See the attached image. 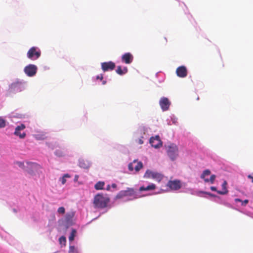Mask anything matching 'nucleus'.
Returning <instances> with one entry per match:
<instances>
[{"label":"nucleus","instance_id":"1","mask_svg":"<svg viewBox=\"0 0 253 253\" xmlns=\"http://www.w3.org/2000/svg\"><path fill=\"white\" fill-rule=\"evenodd\" d=\"M110 201L107 195L98 194L94 196L93 204L95 208L102 209L107 207Z\"/></svg>","mask_w":253,"mask_h":253},{"label":"nucleus","instance_id":"2","mask_svg":"<svg viewBox=\"0 0 253 253\" xmlns=\"http://www.w3.org/2000/svg\"><path fill=\"white\" fill-rule=\"evenodd\" d=\"M25 89V84L23 82L16 81L12 83L9 86V91L12 93H17Z\"/></svg>","mask_w":253,"mask_h":253},{"label":"nucleus","instance_id":"3","mask_svg":"<svg viewBox=\"0 0 253 253\" xmlns=\"http://www.w3.org/2000/svg\"><path fill=\"white\" fill-rule=\"evenodd\" d=\"M41 54V50L38 47L33 46L28 50L27 57L32 60H35L39 58Z\"/></svg>","mask_w":253,"mask_h":253},{"label":"nucleus","instance_id":"4","mask_svg":"<svg viewBox=\"0 0 253 253\" xmlns=\"http://www.w3.org/2000/svg\"><path fill=\"white\" fill-rule=\"evenodd\" d=\"M167 153L170 159L174 161L178 156V147L176 145L171 144L168 146Z\"/></svg>","mask_w":253,"mask_h":253},{"label":"nucleus","instance_id":"5","mask_svg":"<svg viewBox=\"0 0 253 253\" xmlns=\"http://www.w3.org/2000/svg\"><path fill=\"white\" fill-rule=\"evenodd\" d=\"M144 177L147 178H152L155 179L158 182H160L163 178L164 176L160 173L147 170L146 171Z\"/></svg>","mask_w":253,"mask_h":253},{"label":"nucleus","instance_id":"6","mask_svg":"<svg viewBox=\"0 0 253 253\" xmlns=\"http://www.w3.org/2000/svg\"><path fill=\"white\" fill-rule=\"evenodd\" d=\"M37 67L33 64H29L24 68L25 73L29 77L35 76L37 72Z\"/></svg>","mask_w":253,"mask_h":253},{"label":"nucleus","instance_id":"7","mask_svg":"<svg viewBox=\"0 0 253 253\" xmlns=\"http://www.w3.org/2000/svg\"><path fill=\"white\" fill-rule=\"evenodd\" d=\"M167 186L171 190H178L182 186L181 182L179 180H169L167 184Z\"/></svg>","mask_w":253,"mask_h":253},{"label":"nucleus","instance_id":"8","mask_svg":"<svg viewBox=\"0 0 253 253\" xmlns=\"http://www.w3.org/2000/svg\"><path fill=\"white\" fill-rule=\"evenodd\" d=\"M135 195V191L133 188H127L126 190L121 191L116 196L117 199H121L126 196Z\"/></svg>","mask_w":253,"mask_h":253},{"label":"nucleus","instance_id":"9","mask_svg":"<svg viewBox=\"0 0 253 253\" xmlns=\"http://www.w3.org/2000/svg\"><path fill=\"white\" fill-rule=\"evenodd\" d=\"M149 142L151 146L155 148H159L162 146V142L159 135L151 137Z\"/></svg>","mask_w":253,"mask_h":253},{"label":"nucleus","instance_id":"10","mask_svg":"<svg viewBox=\"0 0 253 253\" xmlns=\"http://www.w3.org/2000/svg\"><path fill=\"white\" fill-rule=\"evenodd\" d=\"M26 126L24 124H21L16 127L14 134L15 135L19 136L20 138H24L26 136V133L24 132H21Z\"/></svg>","mask_w":253,"mask_h":253},{"label":"nucleus","instance_id":"11","mask_svg":"<svg viewBox=\"0 0 253 253\" xmlns=\"http://www.w3.org/2000/svg\"><path fill=\"white\" fill-rule=\"evenodd\" d=\"M115 66V64L112 61L105 62L101 63V68L104 72L113 70Z\"/></svg>","mask_w":253,"mask_h":253},{"label":"nucleus","instance_id":"12","mask_svg":"<svg viewBox=\"0 0 253 253\" xmlns=\"http://www.w3.org/2000/svg\"><path fill=\"white\" fill-rule=\"evenodd\" d=\"M159 104L161 109L165 111L169 109L170 102L168 98L164 97L161 98L160 100Z\"/></svg>","mask_w":253,"mask_h":253},{"label":"nucleus","instance_id":"13","mask_svg":"<svg viewBox=\"0 0 253 253\" xmlns=\"http://www.w3.org/2000/svg\"><path fill=\"white\" fill-rule=\"evenodd\" d=\"M121 59L123 62L129 64L132 62L133 56L130 52H127L122 55Z\"/></svg>","mask_w":253,"mask_h":253},{"label":"nucleus","instance_id":"14","mask_svg":"<svg viewBox=\"0 0 253 253\" xmlns=\"http://www.w3.org/2000/svg\"><path fill=\"white\" fill-rule=\"evenodd\" d=\"M176 73L178 77L185 78L187 75V70L185 66H181L176 69Z\"/></svg>","mask_w":253,"mask_h":253},{"label":"nucleus","instance_id":"15","mask_svg":"<svg viewBox=\"0 0 253 253\" xmlns=\"http://www.w3.org/2000/svg\"><path fill=\"white\" fill-rule=\"evenodd\" d=\"M156 185L152 183L148 185L147 187L141 186L139 190L140 191L154 190L156 189Z\"/></svg>","mask_w":253,"mask_h":253},{"label":"nucleus","instance_id":"16","mask_svg":"<svg viewBox=\"0 0 253 253\" xmlns=\"http://www.w3.org/2000/svg\"><path fill=\"white\" fill-rule=\"evenodd\" d=\"M227 182L226 181H224V182H223V183L222 184V190H221V191L218 190V191H217V193L221 195H225V194H227L228 192V190L227 189Z\"/></svg>","mask_w":253,"mask_h":253},{"label":"nucleus","instance_id":"17","mask_svg":"<svg viewBox=\"0 0 253 253\" xmlns=\"http://www.w3.org/2000/svg\"><path fill=\"white\" fill-rule=\"evenodd\" d=\"M127 72V69L126 67H125L123 70L121 66H118L117 69L116 70V72L120 75H124Z\"/></svg>","mask_w":253,"mask_h":253},{"label":"nucleus","instance_id":"18","mask_svg":"<svg viewBox=\"0 0 253 253\" xmlns=\"http://www.w3.org/2000/svg\"><path fill=\"white\" fill-rule=\"evenodd\" d=\"M79 166L84 169H87L89 166V164L87 161L84 160H80L79 161Z\"/></svg>","mask_w":253,"mask_h":253},{"label":"nucleus","instance_id":"19","mask_svg":"<svg viewBox=\"0 0 253 253\" xmlns=\"http://www.w3.org/2000/svg\"><path fill=\"white\" fill-rule=\"evenodd\" d=\"M75 215V212L71 211L68 212L65 216V220L67 222H70L72 220L73 218Z\"/></svg>","mask_w":253,"mask_h":253},{"label":"nucleus","instance_id":"20","mask_svg":"<svg viewBox=\"0 0 253 253\" xmlns=\"http://www.w3.org/2000/svg\"><path fill=\"white\" fill-rule=\"evenodd\" d=\"M104 185L105 183L104 182L98 181L95 184L94 188L96 190H102L103 189Z\"/></svg>","mask_w":253,"mask_h":253},{"label":"nucleus","instance_id":"21","mask_svg":"<svg viewBox=\"0 0 253 253\" xmlns=\"http://www.w3.org/2000/svg\"><path fill=\"white\" fill-rule=\"evenodd\" d=\"M235 201L236 202H241L242 206H246L249 203V200L247 199L242 201V200H241L240 199H239V198L235 199Z\"/></svg>","mask_w":253,"mask_h":253},{"label":"nucleus","instance_id":"22","mask_svg":"<svg viewBox=\"0 0 253 253\" xmlns=\"http://www.w3.org/2000/svg\"><path fill=\"white\" fill-rule=\"evenodd\" d=\"M216 176L214 174H212L211 176V177L210 179L208 178H205L204 179V181L206 182H210L211 184L213 183L215 179Z\"/></svg>","mask_w":253,"mask_h":253},{"label":"nucleus","instance_id":"23","mask_svg":"<svg viewBox=\"0 0 253 253\" xmlns=\"http://www.w3.org/2000/svg\"><path fill=\"white\" fill-rule=\"evenodd\" d=\"M143 167V164L141 162H139L137 163V165L134 167V169L136 172L140 170Z\"/></svg>","mask_w":253,"mask_h":253},{"label":"nucleus","instance_id":"24","mask_svg":"<svg viewBox=\"0 0 253 253\" xmlns=\"http://www.w3.org/2000/svg\"><path fill=\"white\" fill-rule=\"evenodd\" d=\"M211 174V171L209 169H206L201 175V178L202 179H205V176L209 175Z\"/></svg>","mask_w":253,"mask_h":253},{"label":"nucleus","instance_id":"25","mask_svg":"<svg viewBox=\"0 0 253 253\" xmlns=\"http://www.w3.org/2000/svg\"><path fill=\"white\" fill-rule=\"evenodd\" d=\"M68 174H65L61 178V181L62 184H64L66 182V178L70 177Z\"/></svg>","mask_w":253,"mask_h":253},{"label":"nucleus","instance_id":"26","mask_svg":"<svg viewBox=\"0 0 253 253\" xmlns=\"http://www.w3.org/2000/svg\"><path fill=\"white\" fill-rule=\"evenodd\" d=\"M59 241L60 244L65 245L66 242V238L64 236H61L59 238Z\"/></svg>","mask_w":253,"mask_h":253},{"label":"nucleus","instance_id":"27","mask_svg":"<svg viewBox=\"0 0 253 253\" xmlns=\"http://www.w3.org/2000/svg\"><path fill=\"white\" fill-rule=\"evenodd\" d=\"M5 126V121L0 117V128H2Z\"/></svg>","mask_w":253,"mask_h":253},{"label":"nucleus","instance_id":"28","mask_svg":"<svg viewBox=\"0 0 253 253\" xmlns=\"http://www.w3.org/2000/svg\"><path fill=\"white\" fill-rule=\"evenodd\" d=\"M57 212L59 213L64 214L65 212V209L63 207H61L58 209Z\"/></svg>","mask_w":253,"mask_h":253},{"label":"nucleus","instance_id":"29","mask_svg":"<svg viewBox=\"0 0 253 253\" xmlns=\"http://www.w3.org/2000/svg\"><path fill=\"white\" fill-rule=\"evenodd\" d=\"M55 154L58 157H62L64 155V153L60 150H56L55 152Z\"/></svg>","mask_w":253,"mask_h":253},{"label":"nucleus","instance_id":"30","mask_svg":"<svg viewBox=\"0 0 253 253\" xmlns=\"http://www.w3.org/2000/svg\"><path fill=\"white\" fill-rule=\"evenodd\" d=\"M136 162V160H134L133 163H131L128 165V168L130 171H132L133 170V163H135Z\"/></svg>","mask_w":253,"mask_h":253},{"label":"nucleus","instance_id":"31","mask_svg":"<svg viewBox=\"0 0 253 253\" xmlns=\"http://www.w3.org/2000/svg\"><path fill=\"white\" fill-rule=\"evenodd\" d=\"M74 232H75V231H73L72 232V234L70 236L69 238V240L70 241H72L74 240Z\"/></svg>","mask_w":253,"mask_h":253},{"label":"nucleus","instance_id":"32","mask_svg":"<svg viewBox=\"0 0 253 253\" xmlns=\"http://www.w3.org/2000/svg\"><path fill=\"white\" fill-rule=\"evenodd\" d=\"M103 78V77L102 75H100V76H97L96 77V80H102Z\"/></svg>","mask_w":253,"mask_h":253},{"label":"nucleus","instance_id":"33","mask_svg":"<svg viewBox=\"0 0 253 253\" xmlns=\"http://www.w3.org/2000/svg\"><path fill=\"white\" fill-rule=\"evenodd\" d=\"M39 138H42V139H44V138H46V133H43V134H41V136L39 137Z\"/></svg>","mask_w":253,"mask_h":253},{"label":"nucleus","instance_id":"34","mask_svg":"<svg viewBox=\"0 0 253 253\" xmlns=\"http://www.w3.org/2000/svg\"><path fill=\"white\" fill-rule=\"evenodd\" d=\"M211 189L213 191H216L217 192V190L215 187L211 186Z\"/></svg>","mask_w":253,"mask_h":253},{"label":"nucleus","instance_id":"35","mask_svg":"<svg viewBox=\"0 0 253 253\" xmlns=\"http://www.w3.org/2000/svg\"><path fill=\"white\" fill-rule=\"evenodd\" d=\"M17 164L18 165L19 167L21 168L24 166V164L22 162H18Z\"/></svg>","mask_w":253,"mask_h":253},{"label":"nucleus","instance_id":"36","mask_svg":"<svg viewBox=\"0 0 253 253\" xmlns=\"http://www.w3.org/2000/svg\"><path fill=\"white\" fill-rule=\"evenodd\" d=\"M248 178L250 179L252 181V182L253 183V176H252L251 175H249L248 176Z\"/></svg>","mask_w":253,"mask_h":253},{"label":"nucleus","instance_id":"37","mask_svg":"<svg viewBox=\"0 0 253 253\" xmlns=\"http://www.w3.org/2000/svg\"><path fill=\"white\" fill-rule=\"evenodd\" d=\"M138 143H139V144H142L143 143V141L142 140V139H139L138 140Z\"/></svg>","mask_w":253,"mask_h":253},{"label":"nucleus","instance_id":"38","mask_svg":"<svg viewBox=\"0 0 253 253\" xmlns=\"http://www.w3.org/2000/svg\"><path fill=\"white\" fill-rule=\"evenodd\" d=\"M110 188H111L110 185H108L107 186V187H106V190H107V191H109V190H110Z\"/></svg>","mask_w":253,"mask_h":253},{"label":"nucleus","instance_id":"39","mask_svg":"<svg viewBox=\"0 0 253 253\" xmlns=\"http://www.w3.org/2000/svg\"><path fill=\"white\" fill-rule=\"evenodd\" d=\"M111 186L113 188H116L117 187V185L115 183H113Z\"/></svg>","mask_w":253,"mask_h":253},{"label":"nucleus","instance_id":"40","mask_svg":"<svg viewBox=\"0 0 253 253\" xmlns=\"http://www.w3.org/2000/svg\"><path fill=\"white\" fill-rule=\"evenodd\" d=\"M206 194H208L209 195H210L211 196L215 197V196L211 193L206 192Z\"/></svg>","mask_w":253,"mask_h":253},{"label":"nucleus","instance_id":"41","mask_svg":"<svg viewBox=\"0 0 253 253\" xmlns=\"http://www.w3.org/2000/svg\"><path fill=\"white\" fill-rule=\"evenodd\" d=\"M79 178V176L77 175H76L75 176V181H77L78 180V179Z\"/></svg>","mask_w":253,"mask_h":253},{"label":"nucleus","instance_id":"42","mask_svg":"<svg viewBox=\"0 0 253 253\" xmlns=\"http://www.w3.org/2000/svg\"><path fill=\"white\" fill-rule=\"evenodd\" d=\"M106 84V81H103L102 82L103 84Z\"/></svg>","mask_w":253,"mask_h":253},{"label":"nucleus","instance_id":"43","mask_svg":"<svg viewBox=\"0 0 253 253\" xmlns=\"http://www.w3.org/2000/svg\"><path fill=\"white\" fill-rule=\"evenodd\" d=\"M74 249V247H70V249Z\"/></svg>","mask_w":253,"mask_h":253}]
</instances>
